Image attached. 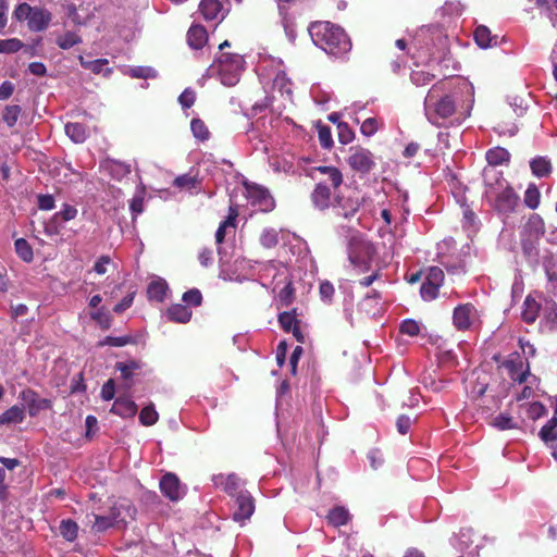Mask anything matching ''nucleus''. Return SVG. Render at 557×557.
<instances>
[{
  "label": "nucleus",
  "mask_w": 557,
  "mask_h": 557,
  "mask_svg": "<svg viewBox=\"0 0 557 557\" xmlns=\"http://www.w3.org/2000/svg\"><path fill=\"white\" fill-rule=\"evenodd\" d=\"M308 32L317 47L336 59H345L351 50V40L344 28L329 21L312 22Z\"/></svg>",
  "instance_id": "nucleus-1"
},
{
  "label": "nucleus",
  "mask_w": 557,
  "mask_h": 557,
  "mask_svg": "<svg viewBox=\"0 0 557 557\" xmlns=\"http://www.w3.org/2000/svg\"><path fill=\"white\" fill-rule=\"evenodd\" d=\"M230 47L231 42L228 40L220 44V55L211 65V70L218 74L223 85L231 87L239 82V77L245 69V60L239 53L224 51Z\"/></svg>",
  "instance_id": "nucleus-2"
},
{
  "label": "nucleus",
  "mask_w": 557,
  "mask_h": 557,
  "mask_svg": "<svg viewBox=\"0 0 557 557\" xmlns=\"http://www.w3.org/2000/svg\"><path fill=\"white\" fill-rule=\"evenodd\" d=\"M545 233L543 219L533 213L520 232V244L523 255L530 260H536L540 252V242Z\"/></svg>",
  "instance_id": "nucleus-3"
},
{
  "label": "nucleus",
  "mask_w": 557,
  "mask_h": 557,
  "mask_svg": "<svg viewBox=\"0 0 557 557\" xmlns=\"http://www.w3.org/2000/svg\"><path fill=\"white\" fill-rule=\"evenodd\" d=\"M435 87H433L426 98H425V112L428 120L434 124L440 126V120H446L450 117L456 112V102L451 96H443L441 98H436Z\"/></svg>",
  "instance_id": "nucleus-4"
},
{
  "label": "nucleus",
  "mask_w": 557,
  "mask_h": 557,
  "mask_svg": "<svg viewBox=\"0 0 557 557\" xmlns=\"http://www.w3.org/2000/svg\"><path fill=\"white\" fill-rule=\"evenodd\" d=\"M494 210L504 218L516 213L520 207V196L511 185L502 188L487 197Z\"/></svg>",
  "instance_id": "nucleus-5"
},
{
  "label": "nucleus",
  "mask_w": 557,
  "mask_h": 557,
  "mask_svg": "<svg viewBox=\"0 0 557 557\" xmlns=\"http://www.w3.org/2000/svg\"><path fill=\"white\" fill-rule=\"evenodd\" d=\"M347 163L352 171L362 175L370 173L375 166L373 153L361 146L349 148Z\"/></svg>",
  "instance_id": "nucleus-6"
},
{
  "label": "nucleus",
  "mask_w": 557,
  "mask_h": 557,
  "mask_svg": "<svg viewBox=\"0 0 557 557\" xmlns=\"http://www.w3.org/2000/svg\"><path fill=\"white\" fill-rule=\"evenodd\" d=\"M249 203L261 212H270L275 207V201L270 191L255 183L245 184Z\"/></svg>",
  "instance_id": "nucleus-7"
},
{
  "label": "nucleus",
  "mask_w": 557,
  "mask_h": 557,
  "mask_svg": "<svg viewBox=\"0 0 557 557\" xmlns=\"http://www.w3.org/2000/svg\"><path fill=\"white\" fill-rule=\"evenodd\" d=\"M137 509L129 499H121L115 502L109 509V517L115 523L126 525L127 519L134 520L136 518Z\"/></svg>",
  "instance_id": "nucleus-8"
},
{
  "label": "nucleus",
  "mask_w": 557,
  "mask_h": 557,
  "mask_svg": "<svg viewBox=\"0 0 557 557\" xmlns=\"http://www.w3.org/2000/svg\"><path fill=\"white\" fill-rule=\"evenodd\" d=\"M363 202V198L358 193H354L347 197L336 195L335 196V208L337 214L345 219L352 218L360 209Z\"/></svg>",
  "instance_id": "nucleus-9"
},
{
  "label": "nucleus",
  "mask_w": 557,
  "mask_h": 557,
  "mask_svg": "<svg viewBox=\"0 0 557 557\" xmlns=\"http://www.w3.org/2000/svg\"><path fill=\"white\" fill-rule=\"evenodd\" d=\"M20 398L27 406L30 417H36L41 410H47L52 407L50 399L39 397L38 393L32 388L23 389L20 393Z\"/></svg>",
  "instance_id": "nucleus-10"
},
{
  "label": "nucleus",
  "mask_w": 557,
  "mask_h": 557,
  "mask_svg": "<svg viewBox=\"0 0 557 557\" xmlns=\"http://www.w3.org/2000/svg\"><path fill=\"white\" fill-rule=\"evenodd\" d=\"M486 198L496 191L510 185L504 177L503 172L494 166H485L482 172Z\"/></svg>",
  "instance_id": "nucleus-11"
},
{
  "label": "nucleus",
  "mask_w": 557,
  "mask_h": 557,
  "mask_svg": "<svg viewBox=\"0 0 557 557\" xmlns=\"http://www.w3.org/2000/svg\"><path fill=\"white\" fill-rule=\"evenodd\" d=\"M235 505L236 508L233 512V519L235 521L244 522L248 520L255 511V499L247 491L238 493Z\"/></svg>",
  "instance_id": "nucleus-12"
},
{
  "label": "nucleus",
  "mask_w": 557,
  "mask_h": 557,
  "mask_svg": "<svg viewBox=\"0 0 557 557\" xmlns=\"http://www.w3.org/2000/svg\"><path fill=\"white\" fill-rule=\"evenodd\" d=\"M313 207L320 211L330 208L332 203V187L326 185V181H320L315 184L310 195Z\"/></svg>",
  "instance_id": "nucleus-13"
},
{
  "label": "nucleus",
  "mask_w": 557,
  "mask_h": 557,
  "mask_svg": "<svg viewBox=\"0 0 557 557\" xmlns=\"http://www.w3.org/2000/svg\"><path fill=\"white\" fill-rule=\"evenodd\" d=\"M543 297L544 296L542 294L527 296L523 302V310L521 313L522 320L525 323L532 324L539 317H541Z\"/></svg>",
  "instance_id": "nucleus-14"
},
{
  "label": "nucleus",
  "mask_w": 557,
  "mask_h": 557,
  "mask_svg": "<svg viewBox=\"0 0 557 557\" xmlns=\"http://www.w3.org/2000/svg\"><path fill=\"white\" fill-rule=\"evenodd\" d=\"M76 215L77 209L74 206L65 203L61 211L53 214L46 228L50 234H59L61 231V223L74 220Z\"/></svg>",
  "instance_id": "nucleus-15"
},
{
  "label": "nucleus",
  "mask_w": 557,
  "mask_h": 557,
  "mask_svg": "<svg viewBox=\"0 0 557 557\" xmlns=\"http://www.w3.org/2000/svg\"><path fill=\"white\" fill-rule=\"evenodd\" d=\"M475 312L476 310L471 304L459 305L454 310V325L460 331L468 330L472 324Z\"/></svg>",
  "instance_id": "nucleus-16"
},
{
  "label": "nucleus",
  "mask_w": 557,
  "mask_h": 557,
  "mask_svg": "<svg viewBox=\"0 0 557 557\" xmlns=\"http://www.w3.org/2000/svg\"><path fill=\"white\" fill-rule=\"evenodd\" d=\"M160 490L162 494L172 502L178 500L183 495L180 479L171 472L162 476Z\"/></svg>",
  "instance_id": "nucleus-17"
},
{
  "label": "nucleus",
  "mask_w": 557,
  "mask_h": 557,
  "mask_svg": "<svg viewBox=\"0 0 557 557\" xmlns=\"http://www.w3.org/2000/svg\"><path fill=\"white\" fill-rule=\"evenodd\" d=\"M199 11L206 21L221 22L226 12L220 0H201Z\"/></svg>",
  "instance_id": "nucleus-18"
},
{
  "label": "nucleus",
  "mask_w": 557,
  "mask_h": 557,
  "mask_svg": "<svg viewBox=\"0 0 557 557\" xmlns=\"http://www.w3.org/2000/svg\"><path fill=\"white\" fill-rule=\"evenodd\" d=\"M51 20L52 14L47 9L33 7L27 25L32 32H42L49 26Z\"/></svg>",
  "instance_id": "nucleus-19"
},
{
  "label": "nucleus",
  "mask_w": 557,
  "mask_h": 557,
  "mask_svg": "<svg viewBox=\"0 0 557 557\" xmlns=\"http://www.w3.org/2000/svg\"><path fill=\"white\" fill-rule=\"evenodd\" d=\"M208 41L207 29L199 24H193L187 32V42L191 49L199 50Z\"/></svg>",
  "instance_id": "nucleus-20"
},
{
  "label": "nucleus",
  "mask_w": 557,
  "mask_h": 557,
  "mask_svg": "<svg viewBox=\"0 0 557 557\" xmlns=\"http://www.w3.org/2000/svg\"><path fill=\"white\" fill-rule=\"evenodd\" d=\"M110 411L122 418H133L137 412V405L128 398L119 397L113 403Z\"/></svg>",
  "instance_id": "nucleus-21"
},
{
  "label": "nucleus",
  "mask_w": 557,
  "mask_h": 557,
  "mask_svg": "<svg viewBox=\"0 0 557 557\" xmlns=\"http://www.w3.org/2000/svg\"><path fill=\"white\" fill-rule=\"evenodd\" d=\"M350 518L349 511L344 506L333 507L326 516L327 523L334 528L346 525Z\"/></svg>",
  "instance_id": "nucleus-22"
},
{
  "label": "nucleus",
  "mask_w": 557,
  "mask_h": 557,
  "mask_svg": "<svg viewBox=\"0 0 557 557\" xmlns=\"http://www.w3.org/2000/svg\"><path fill=\"white\" fill-rule=\"evenodd\" d=\"M166 315L172 322L187 323L190 321L193 312L186 305L174 304L168 309Z\"/></svg>",
  "instance_id": "nucleus-23"
},
{
  "label": "nucleus",
  "mask_w": 557,
  "mask_h": 557,
  "mask_svg": "<svg viewBox=\"0 0 557 557\" xmlns=\"http://www.w3.org/2000/svg\"><path fill=\"white\" fill-rule=\"evenodd\" d=\"M541 315H543L549 329H555L557 326V304L553 299L544 296Z\"/></svg>",
  "instance_id": "nucleus-24"
},
{
  "label": "nucleus",
  "mask_w": 557,
  "mask_h": 557,
  "mask_svg": "<svg viewBox=\"0 0 557 557\" xmlns=\"http://www.w3.org/2000/svg\"><path fill=\"white\" fill-rule=\"evenodd\" d=\"M487 165L486 166H494L509 163L510 161V153L507 149L503 147H494L486 151L485 154Z\"/></svg>",
  "instance_id": "nucleus-25"
},
{
  "label": "nucleus",
  "mask_w": 557,
  "mask_h": 557,
  "mask_svg": "<svg viewBox=\"0 0 557 557\" xmlns=\"http://www.w3.org/2000/svg\"><path fill=\"white\" fill-rule=\"evenodd\" d=\"M238 215V211L235 207L231 206L228 208V214L226 219L220 223L216 232H215V242L216 244L221 245L226 235V228L227 227H235L236 226V218Z\"/></svg>",
  "instance_id": "nucleus-26"
},
{
  "label": "nucleus",
  "mask_w": 557,
  "mask_h": 557,
  "mask_svg": "<svg viewBox=\"0 0 557 557\" xmlns=\"http://www.w3.org/2000/svg\"><path fill=\"white\" fill-rule=\"evenodd\" d=\"M474 40L480 48L486 49L497 46V36H493L490 28L480 25L474 30Z\"/></svg>",
  "instance_id": "nucleus-27"
},
{
  "label": "nucleus",
  "mask_w": 557,
  "mask_h": 557,
  "mask_svg": "<svg viewBox=\"0 0 557 557\" xmlns=\"http://www.w3.org/2000/svg\"><path fill=\"white\" fill-rule=\"evenodd\" d=\"M81 65L92 72L94 74L103 73L104 76H109L112 73V69L106 67L109 63L107 59L85 60L83 55L78 57Z\"/></svg>",
  "instance_id": "nucleus-28"
},
{
  "label": "nucleus",
  "mask_w": 557,
  "mask_h": 557,
  "mask_svg": "<svg viewBox=\"0 0 557 557\" xmlns=\"http://www.w3.org/2000/svg\"><path fill=\"white\" fill-rule=\"evenodd\" d=\"M65 133L76 144L84 143L88 137L87 127L78 122L66 123Z\"/></svg>",
  "instance_id": "nucleus-29"
},
{
  "label": "nucleus",
  "mask_w": 557,
  "mask_h": 557,
  "mask_svg": "<svg viewBox=\"0 0 557 557\" xmlns=\"http://www.w3.org/2000/svg\"><path fill=\"white\" fill-rule=\"evenodd\" d=\"M168 284L164 280H157L149 283L147 296L150 300L162 302L165 298Z\"/></svg>",
  "instance_id": "nucleus-30"
},
{
  "label": "nucleus",
  "mask_w": 557,
  "mask_h": 557,
  "mask_svg": "<svg viewBox=\"0 0 557 557\" xmlns=\"http://www.w3.org/2000/svg\"><path fill=\"white\" fill-rule=\"evenodd\" d=\"M273 88L287 98H290L293 95V83L283 71L277 72L275 75Z\"/></svg>",
  "instance_id": "nucleus-31"
},
{
  "label": "nucleus",
  "mask_w": 557,
  "mask_h": 557,
  "mask_svg": "<svg viewBox=\"0 0 557 557\" xmlns=\"http://www.w3.org/2000/svg\"><path fill=\"white\" fill-rule=\"evenodd\" d=\"M533 175L537 177H547L552 173V163L545 157H536L530 162Z\"/></svg>",
  "instance_id": "nucleus-32"
},
{
  "label": "nucleus",
  "mask_w": 557,
  "mask_h": 557,
  "mask_svg": "<svg viewBox=\"0 0 557 557\" xmlns=\"http://www.w3.org/2000/svg\"><path fill=\"white\" fill-rule=\"evenodd\" d=\"M312 171L319 172L322 175L330 174V185L334 190H336L343 184V174L335 166L320 165L314 168Z\"/></svg>",
  "instance_id": "nucleus-33"
},
{
  "label": "nucleus",
  "mask_w": 557,
  "mask_h": 557,
  "mask_svg": "<svg viewBox=\"0 0 557 557\" xmlns=\"http://www.w3.org/2000/svg\"><path fill=\"white\" fill-rule=\"evenodd\" d=\"M24 418V409L15 405L0 414V424L21 423Z\"/></svg>",
  "instance_id": "nucleus-34"
},
{
  "label": "nucleus",
  "mask_w": 557,
  "mask_h": 557,
  "mask_svg": "<svg viewBox=\"0 0 557 557\" xmlns=\"http://www.w3.org/2000/svg\"><path fill=\"white\" fill-rule=\"evenodd\" d=\"M523 202L529 209L535 210L539 208L541 202V193L534 183L528 185V188L524 191Z\"/></svg>",
  "instance_id": "nucleus-35"
},
{
  "label": "nucleus",
  "mask_w": 557,
  "mask_h": 557,
  "mask_svg": "<svg viewBox=\"0 0 557 557\" xmlns=\"http://www.w3.org/2000/svg\"><path fill=\"white\" fill-rule=\"evenodd\" d=\"M315 127L318 129V138L321 147L324 149H331L334 141L330 126L323 124L321 121H318Z\"/></svg>",
  "instance_id": "nucleus-36"
},
{
  "label": "nucleus",
  "mask_w": 557,
  "mask_h": 557,
  "mask_svg": "<svg viewBox=\"0 0 557 557\" xmlns=\"http://www.w3.org/2000/svg\"><path fill=\"white\" fill-rule=\"evenodd\" d=\"M60 533L69 542L76 540L78 534V525L72 519H64L60 523Z\"/></svg>",
  "instance_id": "nucleus-37"
},
{
  "label": "nucleus",
  "mask_w": 557,
  "mask_h": 557,
  "mask_svg": "<svg viewBox=\"0 0 557 557\" xmlns=\"http://www.w3.org/2000/svg\"><path fill=\"white\" fill-rule=\"evenodd\" d=\"M557 418L556 416L550 418L546 424H544L539 433L541 440L545 443L554 442L557 440Z\"/></svg>",
  "instance_id": "nucleus-38"
},
{
  "label": "nucleus",
  "mask_w": 557,
  "mask_h": 557,
  "mask_svg": "<svg viewBox=\"0 0 557 557\" xmlns=\"http://www.w3.org/2000/svg\"><path fill=\"white\" fill-rule=\"evenodd\" d=\"M158 419L159 414L153 404L145 406L139 412V422L145 426H151L156 424Z\"/></svg>",
  "instance_id": "nucleus-39"
},
{
  "label": "nucleus",
  "mask_w": 557,
  "mask_h": 557,
  "mask_svg": "<svg viewBox=\"0 0 557 557\" xmlns=\"http://www.w3.org/2000/svg\"><path fill=\"white\" fill-rule=\"evenodd\" d=\"M190 129L193 132V135L200 141H206L210 137L209 128L201 119H193L190 122Z\"/></svg>",
  "instance_id": "nucleus-40"
},
{
  "label": "nucleus",
  "mask_w": 557,
  "mask_h": 557,
  "mask_svg": "<svg viewBox=\"0 0 557 557\" xmlns=\"http://www.w3.org/2000/svg\"><path fill=\"white\" fill-rule=\"evenodd\" d=\"M17 256L25 262H30L34 258L33 248L24 238H18L14 243Z\"/></svg>",
  "instance_id": "nucleus-41"
},
{
  "label": "nucleus",
  "mask_w": 557,
  "mask_h": 557,
  "mask_svg": "<svg viewBox=\"0 0 557 557\" xmlns=\"http://www.w3.org/2000/svg\"><path fill=\"white\" fill-rule=\"evenodd\" d=\"M59 48L63 50H67L73 46L82 42V37L73 32H66L65 34L59 36L55 40Z\"/></svg>",
  "instance_id": "nucleus-42"
},
{
  "label": "nucleus",
  "mask_w": 557,
  "mask_h": 557,
  "mask_svg": "<svg viewBox=\"0 0 557 557\" xmlns=\"http://www.w3.org/2000/svg\"><path fill=\"white\" fill-rule=\"evenodd\" d=\"M295 287L293 282L289 280L284 287L278 292L277 298L282 306L288 307L295 300Z\"/></svg>",
  "instance_id": "nucleus-43"
},
{
  "label": "nucleus",
  "mask_w": 557,
  "mask_h": 557,
  "mask_svg": "<svg viewBox=\"0 0 557 557\" xmlns=\"http://www.w3.org/2000/svg\"><path fill=\"white\" fill-rule=\"evenodd\" d=\"M491 424L499 431L512 430L517 428V423L515 422L513 418L507 413H499L493 419Z\"/></svg>",
  "instance_id": "nucleus-44"
},
{
  "label": "nucleus",
  "mask_w": 557,
  "mask_h": 557,
  "mask_svg": "<svg viewBox=\"0 0 557 557\" xmlns=\"http://www.w3.org/2000/svg\"><path fill=\"white\" fill-rule=\"evenodd\" d=\"M278 323L285 332H290L296 324L300 323L296 318V309L281 312L278 314Z\"/></svg>",
  "instance_id": "nucleus-45"
},
{
  "label": "nucleus",
  "mask_w": 557,
  "mask_h": 557,
  "mask_svg": "<svg viewBox=\"0 0 557 557\" xmlns=\"http://www.w3.org/2000/svg\"><path fill=\"white\" fill-rule=\"evenodd\" d=\"M21 112L22 108L17 104L7 106L3 110L2 120L9 127H13L16 124Z\"/></svg>",
  "instance_id": "nucleus-46"
},
{
  "label": "nucleus",
  "mask_w": 557,
  "mask_h": 557,
  "mask_svg": "<svg viewBox=\"0 0 557 557\" xmlns=\"http://www.w3.org/2000/svg\"><path fill=\"white\" fill-rule=\"evenodd\" d=\"M198 184H199V182L196 178V176H193L190 174L180 175L173 182V185L175 187H177L180 189H185V190H191V189L196 188Z\"/></svg>",
  "instance_id": "nucleus-47"
},
{
  "label": "nucleus",
  "mask_w": 557,
  "mask_h": 557,
  "mask_svg": "<svg viewBox=\"0 0 557 557\" xmlns=\"http://www.w3.org/2000/svg\"><path fill=\"white\" fill-rule=\"evenodd\" d=\"M95 522L91 527L95 533H102L110 528L116 527L109 515H95Z\"/></svg>",
  "instance_id": "nucleus-48"
},
{
  "label": "nucleus",
  "mask_w": 557,
  "mask_h": 557,
  "mask_svg": "<svg viewBox=\"0 0 557 557\" xmlns=\"http://www.w3.org/2000/svg\"><path fill=\"white\" fill-rule=\"evenodd\" d=\"M115 368L121 372V376L124 380H129L132 379L134 371L140 368V364L138 361L129 360L127 362H117Z\"/></svg>",
  "instance_id": "nucleus-49"
},
{
  "label": "nucleus",
  "mask_w": 557,
  "mask_h": 557,
  "mask_svg": "<svg viewBox=\"0 0 557 557\" xmlns=\"http://www.w3.org/2000/svg\"><path fill=\"white\" fill-rule=\"evenodd\" d=\"M127 74L133 78H156L157 71L150 66H134L131 67Z\"/></svg>",
  "instance_id": "nucleus-50"
},
{
  "label": "nucleus",
  "mask_w": 557,
  "mask_h": 557,
  "mask_svg": "<svg viewBox=\"0 0 557 557\" xmlns=\"http://www.w3.org/2000/svg\"><path fill=\"white\" fill-rule=\"evenodd\" d=\"M506 368L509 370L510 377L520 384L524 383L528 380L530 374L529 364H527V369L518 372V364L513 361H509L506 363Z\"/></svg>",
  "instance_id": "nucleus-51"
},
{
  "label": "nucleus",
  "mask_w": 557,
  "mask_h": 557,
  "mask_svg": "<svg viewBox=\"0 0 557 557\" xmlns=\"http://www.w3.org/2000/svg\"><path fill=\"white\" fill-rule=\"evenodd\" d=\"M338 140L343 145L351 143L355 138V133L346 122H338L337 125Z\"/></svg>",
  "instance_id": "nucleus-52"
},
{
  "label": "nucleus",
  "mask_w": 557,
  "mask_h": 557,
  "mask_svg": "<svg viewBox=\"0 0 557 557\" xmlns=\"http://www.w3.org/2000/svg\"><path fill=\"white\" fill-rule=\"evenodd\" d=\"M90 318L96 321L103 330H108L111 325V315L104 307L90 313Z\"/></svg>",
  "instance_id": "nucleus-53"
},
{
  "label": "nucleus",
  "mask_w": 557,
  "mask_h": 557,
  "mask_svg": "<svg viewBox=\"0 0 557 557\" xmlns=\"http://www.w3.org/2000/svg\"><path fill=\"white\" fill-rule=\"evenodd\" d=\"M23 42L17 38L0 40V53H15L23 48Z\"/></svg>",
  "instance_id": "nucleus-54"
},
{
  "label": "nucleus",
  "mask_w": 557,
  "mask_h": 557,
  "mask_svg": "<svg viewBox=\"0 0 557 557\" xmlns=\"http://www.w3.org/2000/svg\"><path fill=\"white\" fill-rule=\"evenodd\" d=\"M440 287L441 286L424 281L420 288L421 297L428 301L435 299L438 295Z\"/></svg>",
  "instance_id": "nucleus-55"
},
{
  "label": "nucleus",
  "mask_w": 557,
  "mask_h": 557,
  "mask_svg": "<svg viewBox=\"0 0 557 557\" xmlns=\"http://www.w3.org/2000/svg\"><path fill=\"white\" fill-rule=\"evenodd\" d=\"M260 243L264 248H273L278 243L277 233L274 230H264L260 236Z\"/></svg>",
  "instance_id": "nucleus-56"
},
{
  "label": "nucleus",
  "mask_w": 557,
  "mask_h": 557,
  "mask_svg": "<svg viewBox=\"0 0 557 557\" xmlns=\"http://www.w3.org/2000/svg\"><path fill=\"white\" fill-rule=\"evenodd\" d=\"M182 299L186 305L198 307L202 302V295L199 289L191 288L183 294Z\"/></svg>",
  "instance_id": "nucleus-57"
},
{
  "label": "nucleus",
  "mask_w": 557,
  "mask_h": 557,
  "mask_svg": "<svg viewBox=\"0 0 557 557\" xmlns=\"http://www.w3.org/2000/svg\"><path fill=\"white\" fill-rule=\"evenodd\" d=\"M112 265L115 268V264L113 263L112 259L108 255L100 256L97 261L94 264L92 270L99 274L103 275L108 272V267Z\"/></svg>",
  "instance_id": "nucleus-58"
},
{
  "label": "nucleus",
  "mask_w": 557,
  "mask_h": 557,
  "mask_svg": "<svg viewBox=\"0 0 557 557\" xmlns=\"http://www.w3.org/2000/svg\"><path fill=\"white\" fill-rule=\"evenodd\" d=\"M444 272L441 268L438 267H431L429 270H428V273H426V276H425V281L429 282V283H432V284H435L437 286H442L443 282H444Z\"/></svg>",
  "instance_id": "nucleus-59"
},
{
  "label": "nucleus",
  "mask_w": 557,
  "mask_h": 557,
  "mask_svg": "<svg viewBox=\"0 0 557 557\" xmlns=\"http://www.w3.org/2000/svg\"><path fill=\"white\" fill-rule=\"evenodd\" d=\"M32 8L33 7L26 2L20 3L13 11V17L18 22H28L29 16L32 14Z\"/></svg>",
  "instance_id": "nucleus-60"
},
{
  "label": "nucleus",
  "mask_w": 557,
  "mask_h": 557,
  "mask_svg": "<svg viewBox=\"0 0 557 557\" xmlns=\"http://www.w3.org/2000/svg\"><path fill=\"white\" fill-rule=\"evenodd\" d=\"M399 331L409 336H417L420 333V324L414 320L408 319L401 322Z\"/></svg>",
  "instance_id": "nucleus-61"
},
{
  "label": "nucleus",
  "mask_w": 557,
  "mask_h": 557,
  "mask_svg": "<svg viewBox=\"0 0 557 557\" xmlns=\"http://www.w3.org/2000/svg\"><path fill=\"white\" fill-rule=\"evenodd\" d=\"M379 129V121L375 117H368L361 124L360 131L364 136H372Z\"/></svg>",
  "instance_id": "nucleus-62"
},
{
  "label": "nucleus",
  "mask_w": 557,
  "mask_h": 557,
  "mask_svg": "<svg viewBox=\"0 0 557 557\" xmlns=\"http://www.w3.org/2000/svg\"><path fill=\"white\" fill-rule=\"evenodd\" d=\"M178 101L183 108H190L194 106L196 101V92L190 89L186 88L178 97Z\"/></svg>",
  "instance_id": "nucleus-63"
},
{
  "label": "nucleus",
  "mask_w": 557,
  "mask_h": 557,
  "mask_svg": "<svg viewBox=\"0 0 557 557\" xmlns=\"http://www.w3.org/2000/svg\"><path fill=\"white\" fill-rule=\"evenodd\" d=\"M334 292L335 289L331 282L323 281L320 283L319 293L322 300L330 302L334 296Z\"/></svg>",
  "instance_id": "nucleus-64"
}]
</instances>
